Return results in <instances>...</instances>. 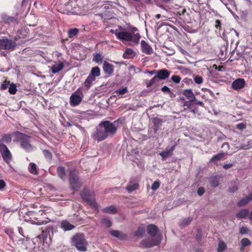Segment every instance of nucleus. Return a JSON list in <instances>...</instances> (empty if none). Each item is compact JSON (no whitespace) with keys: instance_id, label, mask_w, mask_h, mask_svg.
<instances>
[{"instance_id":"nucleus-1","label":"nucleus","mask_w":252,"mask_h":252,"mask_svg":"<svg viewBox=\"0 0 252 252\" xmlns=\"http://www.w3.org/2000/svg\"><path fill=\"white\" fill-rule=\"evenodd\" d=\"M115 34L117 38L122 41H132L135 43H138L140 38V35L138 33L132 34L126 32H119L117 30L115 31Z\"/></svg>"},{"instance_id":"nucleus-2","label":"nucleus","mask_w":252,"mask_h":252,"mask_svg":"<svg viewBox=\"0 0 252 252\" xmlns=\"http://www.w3.org/2000/svg\"><path fill=\"white\" fill-rule=\"evenodd\" d=\"M72 242L76 249L80 252L87 251V241L82 234H77L72 238Z\"/></svg>"},{"instance_id":"nucleus-3","label":"nucleus","mask_w":252,"mask_h":252,"mask_svg":"<svg viewBox=\"0 0 252 252\" xmlns=\"http://www.w3.org/2000/svg\"><path fill=\"white\" fill-rule=\"evenodd\" d=\"M69 181L70 188L72 190H77L82 186V184L78 178V172L75 169L70 171Z\"/></svg>"},{"instance_id":"nucleus-4","label":"nucleus","mask_w":252,"mask_h":252,"mask_svg":"<svg viewBox=\"0 0 252 252\" xmlns=\"http://www.w3.org/2000/svg\"><path fill=\"white\" fill-rule=\"evenodd\" d=\"M99 127H102L107 136H113L117 131V127L115 126L108 121L101 122L99 124Z\"/></svg>"},{"instance_id":"nucleus-5","label":"nucleus","mask_w":252,"mask_h":252,"mask_svg":"<svg viewBox=\"0 0 252 252\" xmlns=\"http://www.w3.org/2000/svg\"><path fill=\"white\" fill-rule=\"evenodd\" d=\"M82 199L87 202L91 206L95 207L96 203L95 201V194L94 192H90L86 189H84L81 193Z\"/></svg>"},{"instance_id":"nucleus-6","label":"nucleus","mask_w":252,"mask_h":252,"mask_svg":"<svg viewBox=\"0 0 252 252\" xmlns=\"http://www.w3.org/2000/svg\"><path fill=\"white\" fill-rule=\"evenodd\" d=\"M16 133L17 136L21 140V146L28 152L32 151V147L29 140L31 137L19 131H17Z\"/></svg>"},{"instance_id":"nucleus-7","label":"nucleus","mask_w":252,"mask_h":252,"mask_svg":"<svg viewBox=\"0 0 252 252\" xmlns=\"http://www.w3.org/2000/svg\"><path fill=\"white\" fill-rule=\"evenodd\" d=\"M85 1L86 0H70L73 14L80 15L82 13Z\"/></svg>"},{"instance_id":"nucleus-8","label":"nucleus","mask_w":252,"mask_h":252,"mask_svg":"<svg viewBox=\"0 0 252 252\" xmlns=\"http://www.w3.org/2000/svg\"><path fill=\"white\" fill-rule=\"evenodd\" d=\"M83 96H84L82 92V89L81 88H79L70 96V105L73 106H75L79 105L83 99Z\"/></svg>"},{"instance_id":"nucleus-9","label":"nucleus","mask_w":252,"mask_h":252,"mask_svg":"<svg viewBox=\"0 0 252 252\" xmlns=\"http://www.w3.org/2000/svg\"><path fill=\"white\" fill-rule=\"evenodd\" d=\"M16 45V43L12 40L7 38L0 39V49L12 51Z\"/></svg>"},{"instance_id":"nucleus-10","label":"nucleus","mask_w":252,"mask_h":252,"mask_svg":"<svg viewBox=\"0 0 252 252\" xmlns=\"http://www.w3.org/2000/svg\"><path fill=\"white\" fill-rule=\"evenodd\" d=\"M1 19L5 23L14 26L18 25L21 19L18 13H17L14 16L2 14L1 15Z\"/></svg>"},{"instance_id":"nucleus-11","label":"nucleus","mask_w":252,"mask_h":252,"mask_svg":"<svg viewBox=\"0 0 252 252\" xmlns=\"http://www.w3.org/2000/svg\"><path fill=\"white\" fill-rule=\"evenodd\" d=\"M57 8L61 13L67 14L70 13L73 14L72 7L71 4H70V0L64 3L59 2L57 5Z\"/></svg>"},{"instance_id":"nucleus-12","label":"nucleus","mask_w":252,"mask_h":252,"mask_svg":"<svg viewBox=\"0 0 252 252\" xmlns=\"http://www.w3.org/2000/svg\"><path fill=\"white\" fill-rule=\"evenodd\" d=\"M161 241V237L158 236V238L147 239L142 241L140 243L143 248H148L158 245Z\"/></svg>"},{"instance_id":"nucleus-13","label":"nucleus","mask_w":252,"mask_h":252,"mask_svg":"<svg viewBox=\"0 0 252 252\" xmlns=\"http://www.w3.org/2000/svg\"><path fill=\"white\" fill-rule=\"evenodd\" d=\"M0 153L3 160L9 164L12 160V155L5 145H0Z\"/></svg>"},{"instance_id":"nucleus-14","label":"nucleus","mask_w":252,"mask_h":252,"mask_svg":"<svg viewBox=\"0 0 252 252\" xmlns=\"http://www.w3.org/2000/svg\"><path fill=\"white\" fill-rule=\"evenodd\" d=\"M93 137L94 140L98 142L103 140L107 137L103 128L102 127H99V126L94 132Z\"/></svg>"},{"instance_id":"nucleus-15","label":"nucleus","mask_w":252,"mask_h":252,"mask_svg":"<svg viewBox=\"0 0 252 252\" xmlns=\"http://www.w3.org/2000/svg\"><path fill=\"white\" fill-rule=\"evenodd\" d=\"M221 3H223L227 7V4L226 2V0H208L207 3V6L212 10V12L215 13V11L214 10V9H212L211 8V6L214 7H217Z\"/></svg>"},{"instance_id":"nucleus-16","label":"nucleus","mask_w":252,"mask_h":252,"mask_svg":"<svg viewBox=\"0 0 252 252\" xmlns=\"http://www.w3.org/2000/svg\"><path fill=\"white\" fill-rule=\"evenodd\" d=\"M245 81L244 79L238 78L234 80L231 85L232 88L235 90H238L244 87Z\"/></svg>"},{"instance_id":"nucleus-17","label":"nucleus","mask_w":252,"mask_h":252,"mask_svg":"<svg viewBox=\"0 0 252 252\" xmlns=\"http://www.w3.org/2000/svg\"><path fill=\"white\" fill-rule=\"evenodd\" d=\"M171 72L166 69H162L157 71L156 76L159 80H165L169 77Z\"/></svg>"},{"instance_id":"nucleus-18","label":"nucleus","mask_w":252,"mask_h":252,"mask_svg":"<svg viewBox=\"0 0 252 252\" xmlns=\"http://www.w3.org/2000/svg\"><path fill=\"white\" fill-rule=\"evenodd\" d=\"M103 69L105 74L110 76L114 71L113 65L107 61H104L103 63Z\"/></svg>"},{"instance_id":"nucleus-19","label":"nucleus","mask_w":252,"mask_h":252,"mask_svg":"<svg viewBox=\"0 0 252 252\" xmlns=\"http://www.w3.org/2000/svg\"><path fill=\"white\" fill-rule=\"evenodd\" d=\"M142 50L143 52L150 55L153 52L151 47L144 40H142L141 42Z\"/></svg>"},{"instance_id":"nucleus-20","label":"nucleus","mask_w":252,"mask_h":252,"mask_svg":"<svg viewBox=\"0 0 252 252\" xmlns=\"http://www.w3.org/2000/svg\"><path fill=\"white\" fill-rule=\"evenodd\" d=\"M61 227L64 231H69L75 228V226L71 224L66 220H62L61 222Z\"/></svg>"},{"instance_id":"nucleus-21","label":"nucleus","mask_w":252,"mask_h":252,"mask_svg":"<svg viewBox=\"0 0 252 252\" xmlns=\"http://www.w3.org/2000/svg\"><path fill=\"white\" fill-rule=\"evenodd\" d=\"M183 94L187 99L189 100V102L194 101L196 100L195 95L191 89L184 90Z\"/></svg>"},{"instance_id":"nucleus-22","label":"nucleus","mask_w":252,"mask_h":252,"mask_svg":"<svg viewBox=\"0 0 252 252\" xmlns=\"http://www.w3.org/2000/svg\"><path fill=\"white\" fill-rule=\"evenodd\" d=\"M158 230V227L154 224H150L147 227L148 233L152 236H155L157 235Z\"/></svg>"},{"instance_id":"nucleus-23","label":"nucleus","mask_w":252,"mask_h":252,"mask_svg":"<svg viewBox=\"0 0 252 252\" xmlns=\"http://www.w3.org/2000/svg\"><path fill=\"white\" fill-rule=\"evenodd\" d=\"M249 211L247 209H241L236 215V216L238 219H244L249 214Z\"/></svg>"},{"instance_id":"nucleus-24","label":"nucleus","mask_w":252,"mask_h":252,"mask_svg":"<svg viewBox=\"0 0 252 252\" xmlns=\"http://www.w3.org/2000/svg\"><path fill=\"white\" fill-rule=\"evenodd\" d=\"M227 154L224 152H220L217 155L214 156L210 159L211 162H215L216 161L221 159Z\"/></svg>"},{"instance_id":"nucleus-25","label":"nucleus","mask_w":252,"mask_h":252,"mask_svg":"<svg viewBox=\"0 0 252 252\" xmlns=\"http://www.w3.org/2000/svg\"><path fill=\"white\" fill-rule=\"evenodd\" d=\"M63 67V64L62 63H60L58 64H55L51 67V71L53 73H56L61 70Z\"/></svg>"},{"instance_id":"nucleus-26","label":"nucleus","mask_w":252,"mask_h":252,"mask_svg":"<svg viewBox=\"0 0 252 252\" xmlns=\"http://www.w3.org/2000/svg\"><path fill=\"white\" fill-rule=\"evenodd\" d=\"M240 243H241V247L240 248L241 251H243L245 250L246 247L248 246L251 244V242L250 240L248 238H243L241 240Z\"/></svg>"},{"instance_id":"nucleus-27","label":"nucleus","mask_w":252,"mask_h":252,"mask_svg":"<svg viewBox=\"0 0 252 252\" xmlns=\"http://www.w3.org/2000/svg\"><path fill=\"white\" fill-rule=\"evenodd\" d=\"M89 75L94 77L95 79L96 77H98L100 75L99 68L98 66L93 67Z\"/></svg>"},{"instance_id":"nucleus-28","label":"nucleus","mask_w":252,"mask_h":252,"mask_svg":"<svg viewBox=\"0 0 252 252\" xmlns=\"http://www.w3.org/2000/svg\"><path fill=\"white\" fill-rule=\"evenodd\" d=\"M12 140L11 136L9 134H4L2 136V138L0 140V145H4V142L6 143H9L11 142Z\"/></svg>"},{"instance_id":"nucleus-29","label":"nucleus","mask_w":252,"mask_h":252,"mask_svg":"<svg viewBox=\"0 0 252 252\" xmlns=\"http://www.w3.org/2000/svg\"><path fill=\"white\" fill-rule=\"evenodd\" d=\"M95 78L94 77L88 76L85 81L84 82V85L85 87L88 90L92 85V83L95 80Z\"/></svg>"},{"instance_id":"nucleus-30","label":"nucleus","mask_w":252,"mask_h":252,"mask_svg":"<svg viewBox=\"0 0 252 252\" xmlns=\"http://www.w3.org/2000/svg\"><path fill=\"white\" fill-rule=\"evenodd\" d=\"M192 221V218L191 217H188L184 218L181 220L180 222V225L182 227H185L188 225Z\"/></svg>"},{"instance_id":"nucleus-31","label":"nucleus","mask_w":252,"mask_h":252,"mask_svg":"<svg viewBox=\"0 0 252 252\" xmlns=\"http://www.w3.org/2000/svg\"><path fill=\"white\" fill-rule=\"evenodd\" d=\"M158 81H159L158 78V77L156 76H155L150 80L146 81L145 84H146V87L147 88H149L150 87L152 86V85L158 83Z\"/></svg>"},{"instance_id":"nucleus-32","label":"nucleus","mask_w":252,"mask_h":252,"mask_svg":"<svg viewBox=\"0 0 252 252\" xmlns=\"http://www.w3.org/2000/svg\"><path fill=\"white\" fill-rule=\"evenodd\" d=\"M103 212L105 213L114 214L117 212V209L114 206H110L103 209Z\"/></svg>"},{"instance_id":"nucleus-33","label":"nucleus","mask_w":252,"mask_h":252,"mask_svg":"<svg viewBox=\"0 0 252 252\" xmlns=\"http://www.w3.org/2000/svg\"><path fill=\"white\" fill-rule=\"evenodd\" d=\"M79 32V30L77 28L70 29L68 32V35L69 38L76 37Z\"/></svg>"},{"instance_id":"nucleus-34","label":"nucleus","mask_w":252,"mask_h":252,"mask_svg":"<svg viewBox=\"0 0 252 252\" xmlns=\"http://www.w3.org/2000/svg\"><path fill=\"white\" fill-rule=\"evenodd\" d=\"M227 248L226 244L222 240H220L218 243V252H223Z\"/></svg>"},{"instance_id":"nucleus-35","label":"nucleus","mask_w":252,"mask_h":252,"mask_svg":"<svg viewBox=\"0 0 252 252\" xmlns=\"http://www.w3.org/2000/svg\"><path fill=\"white\" fill-rule=\"evenodd\" d=\"M103 57L99 53L94 54L93 61L98 64H101L102 62Z\"/></svg>"},{"instance_id":"nucleus-36","label":"nucleus","mask_w":252,"mask_h":252,"mask_svg":"<svg viewBox=\"0 0 252 252\" xmlns=\"http://www.w3.org/2000/svg\"><path fill=\"white\" fill-rule=\"evenodd\" d=\"M29 170L30 172L34 175L38 174L36 166L34 163H30L29 166Z\"/></svg>"},{"instance_id":"nucleus-37","label":"nucleus","mask_w":252,"mask_h":252,"mask_svg":"<svg viewBox=\"0 0 252 252\" xmlns=\"http://www.w3.org/2000/svg\"><path fill=\"white\" fill-rule=\"evenodd\" d=\"M58 176L61 179H63L65 176V169L63 167H59L57 169Z\"/></svg>"},{"instance_id":"nucleus-38","label":"nucleus","mask_w":252,"mask_h":252,"mask_svg":"<svg viewBox=\"0 0 252 252\" xmlns=\"http://www.w3.org/2000/svg\"><path fill=\"white\" fill-rule=\"evenodd\" d=\"M210 183L212 187L216 188L219 186V179L217 176L211 178Z\"/></svg>"},{"instance_id":"nucleus-39","label":"nucleus","mask_w":252,"mask_h":252,"mask_svg":"<svg viewBox=\"0 0 252 252\" xmlns=\"http://www.w3.org/2000/svg\"><path fill=\"white\" fill-rule=\"evenodd\" d=\"M159 155L162 157V159L164 160L167 157L171 156L172 155V153L168 150L160 152L159 153Z\"/></svg>"},{"instance_id":"nucleus-40","label":"nucleus","mask_w":252,"mask_h":252,"mask_svg":"<svg viewBox=\"0 0 252 252\" xmlns=\"http://www.w3.org/2000/svg\"><path fill=\"white\" fill-rule=\"evenodd\" d=\"M145 231V229L144 226H140L137 231H135V235L137 237H141L144 233Z\"/></svg>"},{"instance_id":"nucleus-41","label":"nucleus","mask_w":252,"mask_h":252,"mask_svg":"<svg viewBox=\"0 0 252 252\" xmlns=\"http://www.w3.org/2000/svg\"><path fill=\"white\" fill-rule=\"evenodd\" d=\"M250 202L249 200L246 196V197L240 200L237 204L238 207H242L247 205Z\"/></svg>"},{"instance_id":"nucleus-42","label":"nucleus","mask_w":252,"mask_h":252,"mask_svg":"<svg viewBox=\"0 0 252 252\" xmlns=\"http://www.w3.org/2000/svg\"><path fill=\"white\" fill-rule=\"evenodd\" d=\"M110 233L114 237L122 239L124 236L118 230H111Z\"/></svg>"},{"instance_id":"nucleus-43","label":"nucleus","mask_w":252,"mask_h":252,"mask_svg":"<svg viewBox=\"0 0 252 252\" xmlns=\"http://www.w3.org/2000/svg\"><path fill=\"white\" fill-rule=\"evenodd\" d=\"M153 122L154 126L158 127L162 125V121L158 117H155L153 118Z\"/></svg>"},{"instance_id":"nucleus-44","label":"nucleus","mask_w":252,"mask_h":252,"mask_svg":"<svg viewBox=\"0 0 252 252\" xmlns=\"http://www.w3.org/2000/svg\"><path fill=\"white\" fill-rule=\"evenodd\" d=\"M138 184L137 183H134L133 184H129L126 187V189L129 192H131L133 190H135L138 188Z\"/></svg>"},{"instance_id":"nucleus-45","label":"nucleus","mask_w":252,"mask_h":252,"mask_svg":"<svg viewBox=\"0 0 252 252\" xmlns=\"http://www.w3.org/2000/svg\"><path fill=\"white\" fill-rule=\"evenodd\" d=\"M8 92L10 94H15L17 92V89L15 85L14 84H10L9 87Z\"/></svg>"},{"instance_id":"nucleus-46","label":"nucleus","mask_w":252,"mask_h":252,"mask_svg":"<svg viewBox=\"0 0 252 252\" xmlns=\"http://www.w3.org/2000/svg\"><path fill=\"white\" fill-rule=\"evenodd\" d=\"M44 155L46 158L49 160H51L52 158V155L51 153L47 150H44L43 152Z\"/></svg>"},{"instance_id":"nucleus-47","label":"nucleus","mask_w":252,"mask_h":252,"mask_svg":"<svg viewBox=\"0 0 252 252\" xmlns=\"http://www.w3.org/2000/svg\"><path fill=\"white\" fill-rule=\"evenodd\" d=\"M101 222L102 224L105 225L106 227H110L112 225L111 221L107 219H102Z\"/></svg>"},{"instance_id":"nucleus-48","label":"nucleus","mask_w":252,"mask_h":252,"mask_svg":"<svg viewBox=\"0 0 252 252\" xmlns=\"http://www.w3.org/2000/svg\"><path fill=\"white\" fill-rule=\"evenodd\" d=\"M194 82L197 84H201L203 82V78L199 75H195L193 77Z\"/></svg>"},{"instance_id":"nucleus-49","label":"nucleus","mask_w":252,"mask_h":252,"mask_svg":"<svg viewBox=\"0 0 252 252\" xmlns=\"http://www.w3.org/2000/svg\"><path fill=\"white\" fill-rule=\"evenodd\" d=\"M171 80L176 84H178L180 82L181 78L178 75H173L171 78Z\"/></svg>"},{"instance_id":"nucleus-50","label":"nucleus","mask_w":252,"mask_h":252,"mask_svg":"<svg viewBox=\"0 0 252 252\" xmlns=\"http://www.w3.org/2000/svg\"><path fill=\"white\" fill-rule=\"evenodd\" d=\"M133 53V51L132 49L130 48H128L126 50L125 54H124V56L125 58H129V55H131Z\"/></svg>"},{"instance_id":"nucleus-51","label":"nucleus","mask_w":252,"mask_h":252,"mask_svg":"<svg viewBox=\"0 0 252 252\" xmlns=\"http://www.w3.org/2000/svg\"><path fill=\"white\" fill-rule=\"evenodd\" d=\"M127 92L126 87H124L122 89L118 90L116 91L117 94H124Z\"/></svg>"},{"instance_id":"nucleus-52","label":"nucleus","mask_w":252,"mask_h":252,"mask_svg":"<svg viewBox=\"0 0 252 252\" xmlns=\"http://www.w3.org/2000/svg\"><path fill=\"white\" fill-rule=\"evenodd\" d=\"M159 182L158 181H155L152 185V189L154 190L157 189L159 187Z\"/></svg>"},{"instance_id":"nucleus-53","label":"nucleus","mask_w":252,"mask_h":252,"mask_svg":"<svg viewBox=\"0 0 252 252\" xmlns=\"http://www.w3.org/2000/svg\"><path fill=\"white\" fill-rule=\"evenodd\" d=\"M249 229L245 227H242L240 228V233L241 234H244L249 232Z\"/></svg>"},{"instance_id":"nucleus-54","label":"nucleus","mask_w":252,"mask_h":252,"mask_svg":"<svg viewBox=\"0 0 252 252\" xmlns=\"http://www.w3.org/2000/svg\"><path fill=\"white\" fill-rule=\"evenodd\" d=\"M53 228L52 227H48L45 230H42V233L43 234H44V233H47L48 232H49L50 231L53 232ZM42 237H43V238H44V237H46V236H44V234H42Z\"/></svg>"},{"instance_id":"nucleus-55","label":"nucleus","mask_w":252,"mask_h":252,"mask_svg":"<svg viewBox=\"0 0 252 252\" xmlns=\"http://www.w3.org/2000/svg\"><path fill=\"white\" fill-rule=\"evenodd\" d=\"M236 127L239 130H243L246 127V126L244 123H239L236 125Z\"/></svg>"},{"instance_id":"nucleus-56","label":"nucleus","mask_w":252,"mask_h":252,"mask_svg":"<svg viewBox=\"0 0 252 252\" xmlns=\"http://www.w3.org/2000/svg\"><path fill=\"white\" fill-rule=\"evenodd\" d=\"M205 192L204 188L203 187H200L197 190V194L199 196H202Z\"/></svg>"},{"instance_id":"nucleus-57","label":"nucleus","mask_w":252,"mask_h":252,"mask_svg":"<svg viewBox=\"0 0 252 252\" xmlns=\"http://www.w3.org/2000/svg\"><path fill=\"white\" fill-rule=\"evenodd\" d=\"M161 91L164 93H170L171 92L170 89L166 86H163L161 88Z\"/></svg>"},{"instance_id":"nucleus-58","label":"nucleus","mask_w":252,"mask_h":252,"mask_svg":"<svg viewBox=\"0 0 252 252\" xmlns=\"http://www.w3.org/2000/svg\"><path fill=\"white\" fill-rule=\"evenodd\" d=\"M9 85V83H7L6 81H5L3 84H1L0 89L1 90H5L8 87Z\"/></svg>"},{"instance_id":"nucleus-59","label":"nucleus","mask_w":252,"mask_h":252,"mask_svg":"<svg viewBox=\"0 0 252 252\" xmlns=\"http://www.w3.org/2000/svg\"><path fill=\"white\" fill-rule=\"evenodd\" d=\"M215 28H217V29H218L219 28L220 30V28H221V22L219 20H216L215 21Z\"/></svg>"},{"instance_id":"nucleus-60","label":"nucleus","mask_w":252,"mask_h":252,"mask_svg":"<svg viewBox=\"0 0 252 252\" xmlns=\"http://www.w3.org/2000/svg\"><path fill=\"white\" fill-rule=\"evenodd\" d=\"M237 189H238L237 187H236L235 186H233L232 187L229 188L228 189V190L229 192H234V191L237 190Z\"/></svg>"},{"instance_id":"nucleus-61","label":"nucleus","mask_w":252,"mask_h":252,"mask_svg":"<svg viewBox=\"0 0 252 252\" xmlns=\"http://www.w3.org/2000/svg\"><path fill=\"white\" fill-rule=\"evenodd\" d=\"M221 148L223 149H226V150L229 149V145L228 143L225 142L222 144L221 145Z\"/></svg>"},{"instance_id":"nucleus-62","label":"nucleus","mask_w":252,"mask_h":252,"mask_svg":"<svg viewBox=\"0 0 252 252\" xmlns=\"http://www.w3.org/2000/svg\"><path fill=\"white\" fill-rule=\"evenodd\" d=\"M5 186V183L3 180H0V190Z\"/></svg>"},{"instance_id":"nucleus-63","label":"nucleus","mask_w":252,"mask_h":252,"mask_svg":"<svg viewBox=\"0 0 252 252\" xmlns=\"http://www.w3.org/2000/svg\"><path fill=\"white\" fill-rule=\"evenodd\" d=\"M233 165V164L232 163L226 164H224L223 166V168L225 169H227L230 168Z\"/></svg>"},{"instance_id":"nucleus-64","label":"nucleus","mask_w":252,"mask_h":252,"mask_svg":"<svg viewBox=\"0 0 252 252\" xmlns=\"http://www.w3.org/2000/svg\"><path fill=\"white\" fill-rule=\"evenodd\" d=\"M250 201L252 200V192L249 194L248 196H247Z\"/></svg>"}]
</instances>
